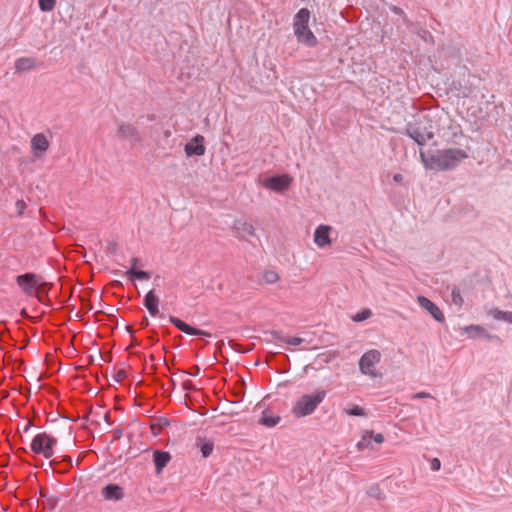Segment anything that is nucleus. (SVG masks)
Wrapping results in <instances>:
<instances>
[{
    "instance_id": "6e6552de",
    "label": "nucleus",
    "mask_w": 512,
    "mask_h": 512,
    "mask_svg": "<svg viewBox=\"0 0 512 512\" xmlns=\"http://www.w3.org/2000/svg\"><path fill=\"white\" fill-rule=\"evenodd\" d=\"M116 136L122 140L138 143L142 140L139 130L132 124L126 122H118Z\"/></svg>"
},
{
    "instance_id": "f03ea898",
    "label": "nucleus",
    "mask_w": 512,
    "mask_h": 512,
    "mask_svg": "<svg viewBox=\"0 0 512 512\" xmlns=\"http://www.w3.org/2000/svg\"><path fill=\"white\" fill-rule=\"evenodd\" d=\"M468 158L466 150L461 148H448L438 150L435 154H431L430 161L440 171H448L457 167L464 159Z\"/></svg>"
},
{
    "instance_id": "9b49d317",
    "label": "nucleus",
    "mask_w": 512,
    "mask_h": 512,
    "mask_svg": "<svg viewBox=\"0 0 512 512\" xmlns=\"http://www.w3.org/2000/svg\"><path fill=\"white\" fill-rule=\"evenodd\" d=\"M169 322L173 324L176 328H178L180 331H182L185 334L193 335V336H206L211 337V333L201 330L199 328L193 327L183 320H181L178 317L175 316H169Z\"/></svg>"
},
{
    "instance_id": "412c9836",
    "label": "nucleus",
    "mask_w": 512,
    "mask_h": 512,
    "mask_svg": "<svg viewBox=\"0 0 512 512\" xmlns=\"http://www.w3.org/2000/svg\"><path fill=\"white\" fill-rule=\"evenodd\" d=\"M310 11L307 8H301L294 16L293 27L306 26L309 23Z\"/></svg>"
},
{
    "instance_id": "72a5a7b5",
    "label": "nucleus",
    "mask_w": 512,
    "mask_h": 512,
    "mask_svg": "<svg viewBox=\"0 0 512 512\" xmlns=\"http://www.w3.org/2000/svg\"><path fill=\"white\" fill-rule=\"evenodd\" d=\"M371 315H372L371 310L368 308H365V309H362L361 311H359L358 313H356L355 315H353L352 320L354 322H362V321H365L366 319L370 318Z\"/></svg>"
},
{
    "instance_id": "393cba45",
    "label": "nucleus",
    "mask_w": 512,
    "mask_h": 512,
    "mask_svg": "<svg viewBox=\"0 0 512 512\" xmlns=\"http://www.w3.org/2000/svg\"><path fill=\"white\" fill-rule=\"evenodd\" d=\"M197 446L199 447L201 455L204 458L209 457L212 454L213 449H214V444L210 440L199 439V441L197 442Z\"/></svg>"
},
{
    "instance_id": "58836bf2",
    "label": "nucleus",
    "mask_w": 512,
    "mask_h": 512,
    "mask_svg": "<svg viewBox=\"0 0 512 512\" xmlns=\"http://www.w3.org/2000/svg\"><path fill=\"white\" fill-rule=\"evenodd\" d=\"M294 28V34L297 37H300L303 33H305L307 30H309L308 25L302 26V27H293Z\"/></svg>"
},
{
    "instance_id": "aec40b11",
    "label": "nucleus",
    "mask_w": 512,
    "mask_h": 512,
    "mask_svg": "<svg viewBox=\"0 0 512 512\" xmlns=\"http://www.w3.org/2000/svg\"><path fill=\"white\" fill-rule=\"evenodd\" d=\"M465 331L468 333L469 337L476 338H485V339H493L497 338V336L490 335L482 326L480 325H470L465 328Z\"/></svg>"
},
{
    "instance_id": "a878e982",
    "label": "nucleus",
    "mask_w": 512,
    "mask_h": 512,
    "mask_svg": "<svg viewBox=\"0 0 512 512\" xmlns=\"http://www.w3.org/2000/svg\"><path fill=\"white\" fill-rule=\"evenodd\" d=\"M236 229L243 238L246 236H255V228L248 222H239L236 226Z\"/></svg>"
},
{
    "instance_id": "ddd939ff",
    "label": "nucleus",
    "mask_w": 512,
    "mask_h": 512,
    "mask_svg": "<svg viewBox=\"0 0 512 512\" xmlns=\"http://www.w3.org/2000/svg\"><path fill=\"white\" fill-rule=\"evenodd\" d=\"M101 496L107 501L118 502L124 498V489L116 483H109L102 487Z\"/></svg>"
},
{
    "instance_id": "0eeeda50",
    "label": "nucleus",
    "mask_w": 512,
    "mask_h": 512,
    "mask_svg": "<svg viewBox=\"0 0 512 512\" xmlns=\"http://www.w3.org/2000/svg\"><path fill=\"white\" fill-rule=\"evenodd\" d=\"M292 182V178L288 174H277L267 177L263 181V186L274 192L281 193L288 189Z\"/></svg>"
},
{
    "instance_id": "2eb2a0df",
    "label": "nucleus",
    "mask_w": 512,
    "mask_h": 512,
    "mask_svg": "<svg viewBox=\"0 0 512 512\" xmlns=\"http://www.w3.org/2000/svg\"><path fill=\"white\" fill-rule=\"evenodd\" d=\"M331 227L328 225H320L315 229L314 242L321 248L331 243L330 239Z\"/></svg>"
},
{
    "instance_id": "680f3d73",
    "label": "nucleus",
    "mask_w": 512,
    "mask_h": 512,
    "mask_svg": "<svg viewBox=\"0 0 512 512\" xmlns=\"http://www.w3.org/2000/svg\"><path fill=\"white\" fill-rule=\"evenodd\" d=\"M150 120H153L154 119V115H151L148 117Z\"/></svg>"
},
{
    "instance_id": "f8f14e48",
    "label": "nucleus",
    "mask_w": 512,
    "mask_h": 512,
    "mask_svg": "<svg viewBox=\"0 0 512 512\" xmlns=\"http://www.w3.org/2000/svg\"><path fill=\"white\" fill-rule=\"evenodd\" d=\"M417 302L420 305V307L425 309L434 318V320H436L437 322H444L445 317L443 312L429 298L420 295L417 297Z\"/></svg>"
},
{
    "instance_id": "dca6fc26",
    "label": "nucleus",
    "mask_w": 512,
    "mask_h": 512,
    "mask_svg": "<svg viewBox=\"0 0 512 512\" xmlns=\"http://www.w3.org/2000/svg\"><path fill=\"white\" fill-rule=\"evenodd\" d=\"M143 305L148 310L151 316H156L159 314V298L155 294L154 290H150L146 293L143 299Z\"/></svg>"
},
{
    "instance_id": "864d4df0",
    "label": "nucleus",
    "mask_w": 512,
    "mask_h": 512,
    "mask_svg": "<svg viewBox=\"0 0 512 512\" xmlns=\"http://www.w3.org/2000/svg\"><path fill=\"white\" fill-rule=\"evenodd\" d=\"M420 157H421V159H422L423 163H424L425 165H427L426 155H425V153H424L422 150H420Z\"/></svg>"
},
{
    "instance_id": "49530a36",
    "label": "nucleus",
    "mask_w": 512,
    "mask_h": 512,
    "mask_svg": "<svg viewBox=\"0 0 512 512\" xmlns=\"http://www.w3.org/2000/svg\"><path fill=\"white\" fill-rule=\"evenodd\" d=\"M130 262H131V267H130V269H133V268H137V266H138V265H140L141 260H140L139 258H137V257H133V258L130 260Z\"/></svg>"
},
{
    "instance_id": "ea45409f",
    "label": "nucleus",
    "mask_w": 512,
    "mask_h": 512,
    "mask_svg": "<svg viewBox=\"0 0 512 512\" xmlns=\"http://www.w3.org/2000/svg\"><path fill=\"white\" fill-rule=\"evenodd\" d=\"M430 466L432 471H438L441 468V461L438 458H433Z\"/></svg>"
},
{
    "instance_id": "de8ad7c7",
    "label": "nucleus",
    "mask_w": 512,
    "mask_h": 512,
    "mask_svg": "<svg viewBox=\"0 0 512 512\" xmlns=\"http://www.w3.org/2000/svg\"><path fill=\"white\" fill-rule=\"evenodd\" d=\"M108 321L113 324L115 327L118 325V320L115 315L109 314L107 315Z\"/></svg>"
},
{
    "instance_id": "79ce46f5",
    "label": "nucleus",
    "mask_w": 512,
    "mask_h": 512,
    "mask_svg": "<svg viewBox=\"0 0 512 512\" xmlns=\"http://www.w3.org/2000/svg\"><path fill=\"white\" fill-rule=\"evenodd\" d=\"M15 205H16L18 214L19 215L23 214V212L26 208V203L23 200H17Z\"/></svg>"
},
{
    "instance_id": "09e8293b",
    "label": "nucleus",
    "mask_w": 512,
    "mask_h": 512,
    "mask_svg": "<svg viewBox=\"0 0 512 512\" xmlns=\"http://www.w3.org/2000/svg\"><path fill=\"white\" fill-rule=\"evenodd\" d=\"M149 325V319L146 316H143L140 321V328H146Z\"/></svg>"
},
{
    "instance_id": "7ed1b4c3",
    "label": "nucleus",
    "mask_w": 512,
    "mask_h": 512,
    "mask_svg": "<svg viewBox=\"0 0 512 512\" xmlns=\"http://www.w3.org/2000/svg\"><path fill=\"white\" fill-rule=\"evenodd\" d=\"M325 397V390H317L313 394H304L294 404L292 413L297 418L306 417L316 410Z\"/></svg>"
},
{
    "instance_id": "6ab92c4d",
    "label": "nucleus",
    "mask_w": 512,
    "mask_h": 512,
    "mask_svg": "<svg viewBox=\"0 0 512 512\" xmlns=\"http://www.w3.org/2000/svg\"><path fill=\"white\" fill-rule=\"evenodd\" d=\"M271 335L275 340L284 342V343H286L288 345H292V346H299L304 342V339L301 337H297V336L288 337V336H285L283 334V332L279 331V330H272Z\"/></svg>"
},
{
    "instance_id": "423d86ee",
    "label": "nucleus",
    "mask_w": 512,
    "mask_h": 512,
    "mask_svg": "<svg viewBox=\"0 0 512 512\" xmlns=\"http://www.w3.org/2000/svg\"><path fill=\"white\" fill-rule=\"evenodd\" d=\"M381 360V353L378 350L372 349L365 352L359 360V369L362 374L375 376L373 371L374 366Z\"/></svg>"
},
{
    "instance_id": "9d476101",
    "label": "nucleus",
    "mask_w": 512,
    "mask_h": 512,
    "mask_svg": "<svg viewBox=\"0 0 512 512\" xmlns=\"http://www.w3.org/2000/svg\"><path fill=\"white\" fill-rule=\"evenodd\" d=\"M184 151L187 157L204 155L206 151L204 145V137L200 134L195 135L189 142L185 144Z\"/></svg>"
},
{
    "instance_id": "c85d7f7f",
    "label": "nucleus",
    "mask_w": 512,
    "mask_h": 512,
    "mask_svg": "<svg viewBox=\"0 0 512 512\" xmlns=\"http://www.w3.org/2000/svg\"><path fill=\"white\" fill-rule=\"evenodd\" d=\"M51 287H52V283L47 282V286H46L44 292H42V289L37 288V290L35 291V294L33 296H35L39 302L49 305L50 300L48 298V293H49Z\"/></svg>"
},
{
    "instance_id": "f257e3e1",
    "label": "nucleus",
    "mask_w": 512,
    "mask_h": 512,
    "mask_svg": "<svg viewBox=\"0 0 512 512\" xmlns=\"http://www.w3.org/2000/svg\"><path fill=\"white\" fill-rule=\"evenodd\" d=\"M399 133L411 138L419 147H424L435 136L433 121L429 115L416 117L413 122H408Z\"/></svg>"
},
{
    "instance_id": "20e7f679",
    "label": "nucleus",
    "mask_w": 512,
    "mask_h": 512,
    "mask_svg": "<svg viewBox=\"0 0 512 512\" xmlns=\"http://www.w3.org/2000/svg\"><path fill=\"white\" fill-rule=\"evenodd\" d=\"M16 283L27 296H33L37 288L42 289V292H44L47 286V282L43 280L41 275L32 272L18 275Z\"/></svg>"
},
{
    "instance_id": "052dcab7",
    "label": "nucleus",
    "mask_w": 512,
    "mask_h": 512,
    "mask_svg": "<svg viewBox=\"0 0 512 512\" xmlns=\"http://www.w3.org/2000/svg\"><path fill=\"white\" fill-rule=\"evenodd\" d=\"M67 462H68L69 465H72V459L71 458H68Z\"/></svg>"
},
{
    "instance_id": "f3484780",
    "label": "nucleus",
    "mask_w": 512,
    "mask_h": 512,
    "mask_svg": "<svg viewBox=\"0 0 512 512\" xmlns=\"http://www.w3.org/2000/svg\"><path fill=\"white\" fill-rule=\"evenodd\" d=\"M171 455L167 451L155 450L153 452V462L156 468V473L161 474L162 470L170 462Z\"/></svg>"
},
{
    "instance_id": "473e14b6",
    "label": "nucleus",
    "mask_w": 512,
    "mask_h": 512,
    "mask_svg": "<svg viewBox=\"0 0 512 512\" xmlns=\"http://www.w3.org/2000/svg\"><path fill=\"white\" fill-rule=\"evenodd\" d=\"M38 5L42 12H50L55 8L56 0H38Z\"/></svg>"
},
{
    "instance_id": "c756f323",
    "label": "nucleus",
    "mask_w": 512,
    "mask_h": 512,
    "mask_svg": "<svg viewBox=\"0 0 512 512\" xmlns=\"http://www.w3.org/2000/svg\"><path fill=\"white\" fill-rule=\"evenodd\" d=\"M345 413L356 417L366 416L365 409L356 404H350L348 408L345 409Z\"/></svg>"
},
{
    "instance_id": "603ef678",
    "label": "nucleus",
    "mask_w": 512,
    "mask_h": 512,
    "mask_svg": "<svg viewBox=\"0 0 512 512\" xmlns=\"http://www.w3.org/2000/svg\"><path fill=\"white\" fill-rule=\"evenodd\" d=\"M192 386H193V383H192L191 381H185V382L183 383V389H184V390H189V389H191V388H192Z\"/></svg>"
},
{
    "instance_id": "5fc2aeb1",
    "label": "nucleus",
    "mask_w": 512,
    "mask_h": 512,
    "mask_svg": "<svg viewBox=\"0 0 512 512\" xmlns=\"http://www.w3.org/2000/svg\"><path fill=\"white\" fill-rule=\"evenodd\" d=\"M470 94V91L468 89H465L463 92L460 93L461 97L466 98Z\"/></svg>"
},
{
    "instance_id": "b1692460",
    "label": "nucleus",
    "mask_w": 512,
    "mask_h": 512,
    "mask_svg": "<svg viewBox=\"0 0 512 512\" xmlns=\"http://www.w3.org/2000/svg\"><path fill=\"white\" fill-rule=\"evenodd\" d=\"M125 275H127L130 279L137 280H149L151 278V272L140 270L137 268L128 269L125 272Z\"/></svg>"
},
{
    "instance_id": "3c124183",
    "label": "nucleus",
    "mask_w": 512,
    "mask_h": 512,
    "mask_svg": "<svg viewBox=\"0 0 512 512\" xmlns=\"http://www.w3.org/2000/svg\"><path fill=\"white\" fill-rule=\"evenodd\" d=\"M113 434H114V437L116 439L121 438V436H122V429H120V428L114 429Z\"/></svg>"
},
{
    "instance_id": "f704fd0d",
    "label": "nucleus",
    "mask_w": 512,
    "mask_h": 512,
    "mask_svg": "<svg viewBox=\"0 0 512 512\" xmlns=\"http://www.w3.org/2000/svg\"><path fill=\"white\" fill-rule=\"evenodd\" d=\"M390 10L396 14V15H399L402 17V20L403 22L406 24V25H409L410 24V20L408 19V17L406 16V14L404 13L403 9L396 6V5H391L390 6Z\"/></svg>"
},
{
    "instance_id": "c03bdc74",
    "label": "nucleus",
    "mask_w": 512,
    "mask_h": 512,
    "mask_svg": "<svg viewBox=\"0 0 512 512\" xmlns=\"http://www.w3.org/2000/svg\"><path fill=\"white\" fill-rule=\"evenodd\" d=\"M369 495L372 497L380 498V490L377 486L371 487L369 490Z\"/></svg>"
},
{
    "instance_id": "5701e85b",
    "label": "nucleus",
    "mask_w": 512,
    "mask_h": 512,
    "mask_svg": "<svg viewBox=\"0 0 512 512\" xmlns=\"http://www.w3.org/2000/svg\"><path fill=\"white\" fill-rule=\"evenodd\" d=\"M297 40L307 47H315L318 43L316 36L310 29L300 35V37H297Z\"/></svg>"
},
{
    "instance_id": "4468645a",
    "label": "nucleus",
    "mask_w": 512,
    "mask_h": 512,
    "mask_svg": "<svg viewBox=\"0 0 512 512\" xmlns=\"http://www.w3.org/2000/svg\"><path fill=\"white\" fill-rule=\"evenodd\" d=\"M31 148L35 157H41L48 150L49 141L43 133H38L31 139Z\"/></svg>"
},
{
    "instance_id": "4c0bfd02",
    "label": "nucleus",
    "mask_w": 512,
    "mask_h": 512,
    "mask_svg": "<svg viewBox=\"0 0 512 512\" xmlns=\"http://www.w3.org/2000/svg\"><path fill=\"white\" fill-rule=\"evenodd\" d=\"M372 442L374 441L377 444H381L384 442V436L382 433L374 434L373 431H370Z\"/></svg>"
},
{
    "instance_id": "a18cd8bd",
    "label": "nucleus",
    "mask_w": 512,
    "mask_h": 512,
    "mask_svg": "<svg viewBox=\"0 0 512 512\" xmlns=\"http://www.w3.org/2000/svg\"><path fill=\"white\" fill-rule=\"evenodd\" d=\"M427 397H431V395L426 392H418V393L414 394L412 398L413 399H421V398H427Z\"/></svg>"
},
{
    "instance_id": "4d7b16f0",
    "label": "nucleus",
    "mask_w": 512,
    "mask_h": 512,
    "mask_svg": "<svg viewBox=\"0 0 512 512\" xmlns=\"http://www.w3.org/2000/svg\"><path fill=\"white\" fill-rule=\"evenodd\" d=\"M126 330L132 335L134 333L133 327L131 325H126Z\"/></svg>"
},
{
    "instance_id": "c9c22d12",
    "label": "nucleus",
    "mask_w": 512,
    "mask_h": 512,
    "mask_svg": "<svg viewBox=\"0 0 512 512\" xmlns=\"http://www.w3.org/2000/svg\"><path fill=\"white\" fill-rule=\"evenodd\" d=\"M278 274L274 271H267L265 274H264V279L267 283H275L277 280H278Z\"/></svg>"
},
{
    "instance_id": "2f4dec72",
    "label": "nucleus",
    "mask_w": 512,
    "mask_h": 512,
    "mask_svg": "<svg viewBox=\"0 0 512 512\" xmlns=\"http://www.w3.org/2000/svg\"><path fill=\"white\" fill-rule=\"evenodd\" d=\"M233 395L236 398L235 402H239L243 399L245 395V382L243 379L238 381V386L234 389Z\"/></svg>"
},
{
    "instance_id": "a19ab883",
    "label": "nucleus",
    "mask_w": 512,
    "mask_h": 512,
    "mask_svg": "<svg viewBox=\"0 0 512 512\" xmlns=\"http://www.w3.org/2000/svg\"><path fill=\"white\" fill-rule=\"evenodd\" d=\"M157 425L159 429H163L170 425V421L165 417H161L157 420Z\"/></svg>"
},
{
    "instance_id": "cd10ccee",
    "label": "nucleus",
    "mask_w": 512,
    "mask_h": 512,
    "mask_svg": "<svg viewBox=\"0 0 512 512\" xmlns=\"http://www.w3.org/2000/svg\"><path fill=\"white\" fill-rule=\"evenodd\" d=\"M356 447L359 451H362L367 448H372L370 430H365L363 432L361 440L356 444Z\"/></svg>"
},
{
    "instance_id": "8fccbe9b",
    "label": "nucleus",
    "mask_w": 512,
    "mask_h": 512,
    "mask_svg": "<svg viewBox=\"0 0 512 512\" xmlns=\"http://www.w3.org/2000/svg\"><path fill=\"white\" fill-rule=\"evenodd\" d=\"M393 180L396 183H401L403 181V175L400 174V173H396V174L393 175Z\"/></svg>"
},
{
    "instance_id": "7c9ffc66",
    "label": "nucleus",
    "mask_w": 512,
    "mask_h": 512,
    "mask_svg": "<svg viewBox=\"0 0 512 512\" xmlns=\"http://www.w3.org/2000/svg\"><path fill=\"white\" fill-rule=\"evenodd\" d=\"M452 303L458 307H462L464 299L461 295L460 289L454 286L451 291Z\"/></svg>"
},
{
    "instance_id": "bf43d9fd",
    "label": "nucleus",
    "mask_w": 512,
    "mask_h": 512,
    "mask_svg": "<svg viewBox=\"0 0 512 512\" xmlns=\"http://www.w3.org/2000/svg\"><path fill=\"white\" fill-rule=\"evenodd\" d=\"M171 135V132L169 130L165 131V137H169Z\"/></svg>"
},
{
    "instance_id": "13d9d810",
    "label": "nucleus",
    "mask_w": 512,
    "mask_h": 512,
    "mask_svg": "<svg viewBox=\"0 0 512 512\" xmlns=\"http://www.w3.org/2000/svg\"><path fill=\"white\" fill-rule=\"evenodd\" d=\"M32 426L31 423H27L24 427H23V431L24 432H28V430L30 429V427Z\"/></svg>"
},
{
    "instance_id": "bb28decb",
    "label": "nucleus",
    "mask_w": 512,
    "mask_h": 512,
    "mask_svg": "<svg viewBox=\"0 0 512 512\" xmlns=\"http://www.w3.org/2000/svg\"><path fill=\"white\" fill-rule=\"evenodd\" d=\"M280 421V417L277 415H269L267 412H264L262 417L259 420V423L266 427H274Z\"/></svg>"
},
{
    "instance_id": "4be33fe9",
    "label": "nucleus",
    "mask_w": 512,
    "mask_h": 512,
    "mask_svg": "<svg viewBox=\"0 0 512 512\" xmlns=\"http://www.w3.org/2000/svg\"><path fill=\"white\" fill-rule=\"evenodd\" d=\"M489 315H491L495 320L512 323L511 311H502L498 308H494L489 311Z\"/></svg>"
},
{
    "instance_id": "37998d69",
    "label": "nucleus",
    "mask_w": 512,
    "mask_h": 512,
    "mask_svg": "<svg viewBox=\"0 0 512 512\" xmlns=\"http://www.w3.org/2000/svg\"><path fill=\"white\" fill-rule=\"evenodd\" d=\"M187 373L190 376L196 377L200 373V367L198 365H193Z\"/></svg>"
},
{
    "instance_id": "6e6d98bb",
    "label": "nucleus",
    "mask_w": 512,
    "mask_h": 512,
    "mask_svg": "<svg viewBox=\"0 0 512 512\" xmlns=\"http://www.w3.org/2000/svg\"><path fill=\"white\" fill-rule=\"evenodd\" d=\"M233 348L237 351V352H245L246 350H243V349H240V346L238 344H233Z\"/></svg>"
},
{
    "instance_id": "e433bc0d",
    "label": "nucleus",
    "mask_w": 512,
    "mask_h": 512,
    "mask_svg": "<svg viewBox=\"0 0 512 512\" xmlns=\"http://www.w3.org/2000/svg\"><path fill=\"white\" fill-rule=\"evenodd\" d=\"M126 377H127V373L124 369H119L113 376L114 380L118 383L121 382L122 380H124Z\"/></svg>"
},
{
    "instance_id": "a211bd4d",
    "label": "nucleus",
    "mask_w": 512,
    "mask_h": 512,
    "mask_svg": "<svg viewBox=\"0 0 512 512\" xmlns=\"http://www.w3.org/2000/svg\"><path fill=\"white\" fill-rule=\"evenodd\" d=\"M37 62L32 57H20L16 59L14 67L17 73H23L34 69Z\"/></svg>"
},
{
    "instance_id": "39448f33",
    "label": "nucleus",
    "mask_w": 512,
    "mask_h": 512,
    "mask_svg": "<svg viewBox=\"0 0 512 512\" xmlns=\"http://www.w3.org/2000/svg\"><path fill=\"white\" fill-rule=\"evenodd\" d=\"M56 443V438L43 432L33 437L30 448L33 453L43 455L46 459H49L54 454V446Z\"/></svg>"
},
{
    "instance_id": "1a4fd4ad",
    "label": "nucleus",
    "mask_w": 512,
    "mask_h": 512,
    "mask_svg": "<svg viewBox=\"0 0 512 512\" xmlns=\"http://www.w3.org/2000/svg\"><path fill=\"white\" fill-rule=\"evenodd\" d=\"M440 137H442L447 143L455 145H460L458 139L465 138L461 126L452 120H449L447 128L442 130Z\"/></svg>"
}]
</instances>
